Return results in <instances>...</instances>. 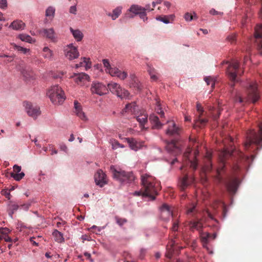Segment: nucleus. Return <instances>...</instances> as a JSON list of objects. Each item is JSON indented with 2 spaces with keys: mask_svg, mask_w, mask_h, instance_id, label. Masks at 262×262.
<instances>
[{
  "mask_svg": "<svg viewBox=\"0 0 262 262\" xmlns=\"http://www.w3.org/2000/svg\"><path fill=\"white\" fill-rule=\"evenodd\" d=\"M52 235L54 237V239L56 242L61 243L64 242V239L63 236V234L57 230H54L52 233Z\"/></svg>",
  "mask_w": 262,
  "mask_h": 262,
  "instance_id": "nucleus-33",
  "label": "nucleus"
},
{
  "mask_svg": "<svg viewBox=\"0 0 262 262\" xmlns=\"http://www.w3.org/2000/svg\"><path fill=\"white\" fill-rule=\"evenodd\" d=\"M23 105L27 114L34 119H36L41 114L39 107L33 105L30 102H24Z\"/></svg>",
  "mask_w": 262,
  "mask_h": 262,
  "instance_id": "nucleus-10",
  "label": "nucleus"
},
{
  "mask_svg": "<svg viewBox=\"0 0 262 262\" xmlns=\"http://www.w3.org/2000/svg\"><path fill=\"white\" fill-rule=\"evenodd\" d=\"M149 120L152 125V128L154 129H160L162 128L163 124L159 121V118L155 114H151L149 117Z\"/></svg>",
  "mask_w": 262,
  "mask_h": 262,
  "instance_id": "nucleus-26",
  "label": "nucleus"
},
{
  "mask_svg": "<svg viewBox=\"0 0 262 262\" xmlns=\"http://www.w3.org/2000/svg\"><path fill=\"white\" fill-rule=\"evenodd\" d=\"M70 30L74 37L77 41H79L82 40L83 35L82 33L79 30H74L72 28H70Z\"/></svg>",
  "mask_w": 262,
  "mask_h": 262,
  "instance_id": "nucleus-34",
  "label": "nucleus"
},
{
  "mask_svg": "<svg viewBox=\"0 0 262 262\" xmlns=\"http://www.w3.org/2000/svg\"><path fill=\"white\" fill-rule=\"evenodd\" d=\"M141 190L135 191L134 195L148 197L151 200H154L158 194L157 186L158 185L155 179L148 174H143L141 176Z\"/></svg>",
  "mask_w": 262,
  "mask_h": 262,
  "instance_id": "nucleus-2",
  "label": "nucleus"
},
{
  "mask_svg": "<svg viewBox=\"0 0 262 262\" xmlns=\"http://www.w3.org/2000/svg\"><path fill=\"white\" fill-rule=\"evenodd\" d=\"M102 62L104 65V67L106 68L105 71L107 72V70H108V69H110L111 67L108 60L106 59H103Z\"/></svg>",
  "mask_w": 262,
  "mask_h": 262,
  "instance_id": "nucleus-53",
  "label": "nucleus"
},
{
  "mask_svg": "<svg viewBox=\"0 0 262 262\" xmlns=\"http://www.w3.org/2000/svg\"><path fill=\"white\" fill-rule=\"evenodd\" d=\"M21 74L24 76L26 80L31 81L35 78V74L33 71L30 68H25L21 71Z\"/></svg>",
  "mask_w": 262,
  "mask_h": 262,
  "instance_id": "nucleus-27",
  "label": "nucleus"
},
{
  "mask_svg": "<svg viewBox=\"0 0 262 262\" xmlns=\"http://www.w3.org/2000/svg\"><path fill=\"white\" fill-rule=\"evenodd\" d=\"M91 91L92 94L102 96L107 93L108 89L103 83L96 81L92 83Z\"/></svg>",
  "mask_w": 262,
  "mask_h": 262,
  "instance_id": "nucleus-12",
  "label": "nucleus"
},
{
  "mask_svg": "<svg viewBox=\"0 0 262 262\" xmlns=\"http://www.w3.org/2000/svg\"><path fill=\"white\" fill-rule=\"evenodd\" d=\"M230 168L231 169L234 171L236 172L239 169V166L237 163H234L232 165H230Z\"/></svg>",
  "mask_w": 262,
  "mask_h": 262,
  "instance_id": "nucleus-62",
  "label": "nucleus"
},
{
  "mask_svg": "<svg viewBox=\"0 0 262 262\" xmlns=\"http://www.w3.org/2000/svg\"><path fill=\"white\" fill-rule=\"evenodd\" d=\"M198 18L196 14L193 13V15L188 12L184 15V18L186 21H191L193 19H196Z\"/></svg>",
  "mask_w": 262,
  "mask_h": 262,
  "instance_id": "nucleus-45",
  "label": "nucleus"
},
{
  "mask_svg": "<svg viewBox=\"0 0 262 262\" xmlns=\"http://www.w3.org/2000/svg\"><path fill=\"white\" fill-rule=\"evenodd\" d=\"M228 64L226 70V73L228 78L231 80L230 85L233 87L234 83L237 81V76H241L243 73V71L239 69V62L237 60H233L232 61L226 62Z\"/></svg>",
  "mask_w": 262,
  "mask_h": 262,
  "instance_id": "nucleus-4",
  "label": "nucleus"
},
{
  "mask_svg": "<svg viewBox=\"0 0 262 262\" xmlns=\"http://www.w3.org/2000/svg\"><path fill=\"white\" fill-rule=\"evenodd\" d=\"M89 76L88 74L81 73L75 75V82L78 84H84L86 81H89Z\"/></svg>",
  "mask_w": 262,
  "mask_h": 262,
  "instance_id": "nucleus-25",
  "label": "nucleus"
},
{
  "mask_svg": "<svg viewBox=\"0 0 262 262\" xmlns=\"http://www.w3.org/2000/svg\"><path fill=\"white\" fill-rule=\"evenodd\" d=\"M166 149L169 153L174 156L180 154L181 152L178 142L175 140L168 142L166 145Z\"/></svg>",
  "mask_w": 262,
  "mask_h": 262,
  "instance_id": "nucleus-16",
  "label": "nucleus"
},
{
  "mask_svg": "<svg viewBox=\"0 0 262 262\" xmlns=\"http://www.w3.org/2000/svg\"><path fill=\"white\" fill-rule=\"evenodd\" d=\"M115 220H116L117 223L119 226H122L123 225H124L125 223H126L127 222L126 219L120 218L118 216L115 217Z\"/></svg>",
  "mask_w": 262,
  "mask_h": 262,
  "instance_id": "nucleus-52",
  "label": "nucleus"
},
{
  "mask_svg": "<svg viewBox=\"0 0 262 262\" xmlns=\"http://www.w3.org/2000/svg\"><path fill=\"white\" fill-rule=\"evenodd\" d=\"M234 155V152L230 153L229 151L225 150L220 155L219 166L216 169V179L219 183H224L226 185L229 192L232 194L236 193L237 189L238 180L235 177L232 176L230 174L226 176L224 180L222 176V173L225 172L226 167V157Z\"/></svg>",
  "mask_w": 262,
  "mask_h": 262,
  "instance_id": "nucleus-1",
  "label": "nucleus"
},
{
  "mask_svg": "<svg viewBox=\"0 0 262 262\" xmlns=\"http://www.w3.org/2000/svg\"><path fill=\"white\" fill-rule=\"evenodd\" d=\"M210 236L211 235L208 233H205L201 235L203 242L205 243L207 242L208 238H210Z\"/></svg>",
  "mask_w": 262,
  "mask_h": 262,
  "instance_id": "nucleus-56",
  "label": "nucleus"
},
{
  "mask_svg": "<svg viewBox=\"0 0 262 262\" xmlns=\"http://www.w3.org/2000/svg\"><path fill=\"white\" fill-rule=\"evenodd\" d=\"M210 111L211 112L212 117L213 120H215L219 118L221 111L220 108H218L216 110H214V108L212 107L210 109Z\"/></svg>",
  "mask_w": 262,
  "mask_h": 262,
  "instance_id": "nucleus-42",
  "label": "nucleus"
},
{
  "mask_svg": "<svg viewBox=\"0 0 262 262\" xmlns=\"http://www.w3.org/2000/svg\"><path fill=\"white\" fill-rule=\"evenodd\" d=\"M254 37L259 53L262 55V25L258 24L255 27Z\"/></svg>",
  "mask_w": 262,
  "mask_h": 262,
  "instance_id": "nucleus-13",
  "label": "nucleus"
},
{
  "mask_svg": "<svg viewBox=\"0 0 262 262\" xmlns=\"http://www.w3.org/2000/svg\"><path fill=\"white\" fill-rule=\"evenodd\" d=\"M51 102L56 105L60 104L65 100L63 91L57 85L51 86L47 93Z\"/></svg>",
  "mask_w": 262,
  "mask_h": 262,
  "instance_id": "nucleus-6",
  "label": "nucleus"
},
{
  "mask_svg": "<svg viewBox=\"0 0 262 262\" xmlns=\"http://www.w3.org/2000/svg\"><path fill=\"white\" fill-rule=\"evenodd\" d=\"M39 33L52 42L57 41V36L53 28L42 29Z\"/></svg>",
  "mask_w": 262,
  "mask_h": 262,
  "instance_id": "nucleus-19",
  "label": "nucleus"
},
{
  "mask_svg": "<svg viewBox=\"0 0 262 262\" xmlns=\"http://www.w3.org/2000/svg\"><path fill=\"white\" fill-rule=\"evenodd\" d=\"M81 61L77 64H75V68L76 69L79 68L82 66L83 63H85L86 68H90L91 67V63L90 61V59L86 57H83L81 58Z\"/></svg>",
  "mask_w": 262,
  "mask_h": 262,
  "instance_id": "nucleus-36",
  "label": "nucleus"
},
{
  "mask_svg": "<svg viewBox=\"0 0 262 262\" xmlns=\"http://www.w3.org/2000/svg\"><path fill=\"white\" fill-rule=\"evenodd\" d=\"M121 10L122 8L118 7L113 11V13L112 14L109 13L108 15L111 16L113 20H115L117 18H118L119 16L120 15L121 13Z\"/></svg>",
  "mask_w": 262,
  "mask_h": 262,
  "instance_id": "nucleus-41",
  "label": "nucleus"
},
{
  "mask_svg": "<svg viewBox=\"0 0 262 262\" xmlns=\"http://www.w3.org/2000/svg\"><path fill=\"white\" fill-rule=\"evenodd\" d=\"M11 232V230L7 227L0 228V242L4 239L6 242L16 243L18 240L17 238L12 239L8 235Z\"/></svg>",
  "mask_w": 262,
  "mask_h": 262,
  "instance_id": "nucleus-18",
  "label": "nucleus"
},
{
  "mask_svg": "<svg viewBox=\"0 0 262 262\" xmlns=\"http://www.w3.org/2000/svg\"><path fill=\"white\" fill-rule=\"evenodd\" d=\"M21 170V167L17 165H15L13 166V171L15 172V173H19Z\"/></svg>",
  "mask_w": 262,
  "mask_h": 262,
  "instance_id": "nucleus-64",
  "label": "nucleus"
},
{
  "mask_svg": "<svg viewBox=\"0 0 262 262\" xmlns=\"http://www.w3.org/2000/svg\"><path fill=\"white\" fill-rule=\"evenodd\" d=\"M107 89H109L112 93L116 94L118 97L121 98H126L129 95V93L127 90L122 89L120 85L117 83H109L107 84Z\"/></svg>",
  "mask_w": 262,
  "mask_h": 262,
  "instance_id": "nucleus-9",
  "label": "nucleus"
},
{
  "mask_svg": "<svg viewBox=\"0 0 262 262\" xmlns=\"http://www.w3.org/2000/svg\"><path fill=\"white\" fill-rule=\"evenodd\" d=\"M193 179H192L191 181H189L188 175L185 174L183 177L180 179L178 186L181 190H184L190 184V183L193 181Z\"/></svg>",
  "mask_w": 262,
  "mask_h": 262,
  "instance_id": "nucleus-24",
  "label": "nucleus"
},
{
  "mask_svg": "<svg viewBox=\"0 0 262 262\" xmlns=\"http://www.w3.org/2000/svg\"><path fill=\"white\" fill-rule=\"evenodd\" d=\"M174 18V15L171 14L169 15L159 16L156 17V19L167 24L172 23Z\"/></svg>",
  "mask_w": 262,
  "mask_h": 262,
  "instance_id": "nucleus-30",
  "label": "nucleus"
},
{
  "mask_svg": "<svg viewBox=\"0 0 262 262\" xmlns=\"http://www.w3.org/2000/svg\"><path fill=\"white\" fill-rule=\"evenodd\" d=\"M42 56L45 58L51 60L53 56V52L48 47H45L42 51Z\"/></svg>",
  "mask_w": 262,
  "mask_h": 262,
  "instance_id": "nucleus-38",
  "label": "nucleus"
},
{
  "mask_svg": "<svg viewBox=\"0 0 262 262\" xmlns=\"http://www.w3.org/2000/svg\"><path fill=\"white\" fill-rule=\"evenodd\" d=\"M171 207L166 204H163L161 208V216L164 220H169L172 216Z\"/></svg>",
  "mask_w": 262,
  "mask_h": 262,
  "instance_id": "nucleus-21",
  "label": "nucleus"
},
{
  "mask_svg": "<svg viewBox=\"0 0 262 262\" xmlns=\"http://www.w3.org/2000/svg\"><path fill=\"white\" fill-rule=\"evenodd\" d=\"M18 38L23 41H26L29 43L35 42V40L33 39L30 35L26 34H19Z\"/></svg>",
  "mask_w": 262,
  "mask_h": 262,
  "instance_id": "nucleus-39",
  "label": "nucleus"
},
{
  "mask_svg": "<svg viewBox=\"0 0 262 262\" xmlns=\"http://www.w3.org/2000/svg\"><path fill=\"white\" fill-rule=\"evenodd\" d=\"M7 7V0H0V8L2 9H6Z\"/></svg>",
  "mask_w": 262,
  "mask_h": 262,
  "instance_id": "nucleus-57",
  "label": "nucleus"
},
{
  "mask_svg": "<svg viewBox=\"0 0 262 262\" xmlns=\"http://www.w3.org/2000/svg\"><path fill=\"white\" fill-rule=\"evenodd\" d=\"M14 49L19 52L23 53L24 54H26L30 51V50L28 49L22 47L17 46L16 45H14Z\"/></svg>",
  "mask_w": 262,
  "mask_h": 262,
  "instance_id": "nucleus-51",
  "label": "nucleus"
},
{
  "mask_svg": "<svg viewBox=\"0 0 262 262\" xmlns=\"http://www.w3.org/2000/svg\"><path fill=\"white\" fill-rule=\"evenodd\" d=\"M74 113L82 120H87V117L82 110L81 105L77 101L74 102Z\"/></svg>",
  "mask_w": 262,
  "mask_h": 262,
  "instance_id": "nucleus-23",
  "label": "nucleus"
},
{
  "mask_svg": "<svg viewBox=\"0 0 262 262\" xmlns=\"http://www.w3.org/2000/svg\"><path fill=\"white\" fill-rule=\"evenodd\" d=\"M124 140L128 143L130 148L134 150L137 151L142 146V144L138 142L134 138H125Z\"/></svg>",
  "mask_w": 262,
  "mask_h": 262,
  "instance_id": "nucleus-28",
  "label": "nucleus"
},
{
  "mask_svg": "<svg viewBox=\"0 0 262 262\" xmlns=\"http://www.w3.org/2000/svg\"><path fill=\"white\" fill-rule=\"evenodd\" d=\"M179 227V222L177 220H174L173 222L172 227L171 230L172 231L176 232L178 230Z\"/></svg>",
  "mask_w": 262,
  "mask_h": 262,
  "instance_id": "nucleus-54",
  "label": "nucleus"
},
{
  "mask_svg": "<svg viewBox=\"0 0 262 262\" xmlns=\"http://www.w3.org/2000/svg\"><path fill=\"white\" fill-rule=\"evenodd\" d=\"M189 225L190 229L192 231L196 230L201 232L203 228V224L201 220L199 221H191L189 222Z\"/></svg>",
  "mask_w": 262,
  "mask_h": 262,
  "instance_id": "nucleus-29",
  "label": "nucleus"
},
{
  "mask_svg": "<svg viewBox=\"0 0 262 262\" xmlns=\"http://www.w3.org/2000/svg\"><path fill=\"white\" fill-rule=\"evenodd\" d=\"M95 181L96 185L101 187L107 184V179L106 174L101 169L98 170L94 176Z\"/></svg>",
  "mask_w": 262,
  "mask_h": 262,
  "instance_id": "nucleus-17",
  "label": "nucleus"
},
{
  "mask_svg": "<svg viewBox=\"0 0 262 262\" xmlns=\"http://www.w3.org/2000/svg\"><path fill=\"white\" fill-rule=\"evenodd\" d=\"M146 250L145 249H143V248H142L140 249V254H139V257L141 259H142L144 258L145 255V253H146Z\"/></svg>",
  "mask_w": 262,
  "mask_h": 262,
  "instance_id": "nucleus-63",
  "label": "nucleus"
},
{
  "mask_svg": "<svg viewBox=\"0 0 262 262\" xmlns=\"http://www.w3.org/2000/svg\"><path fill=\"white\" fill-rule=\"evenodd\" d=\"M147 71L150 76V78L154 81H156L158 79V77L156 75V70L148 64H147Z\"/></svg>",
  "mask_w": 262,
  "mask_h": 262,
  "instance_id": "nucleus-37",
  "label": "nucleus"
},
{
  "mask_svg": "<svg viewBox=\"0 0 262 262\" xmlns=\"http://www.w3.org/2000/svg\"><path fill=\"white\" fill-rule=\"evenodd\" d=\"M64 52L66 58L71 60L76 59L79 56L77 48L74 46L72 43L67 45L64 48Z\"/></svg>",
  "mask_w": 262,
  "mask_h": 262,
  "instance_id": "nucleus-11",
  "label": "nucleus"
},
{
  "mask_svg": "<svg viewBox=\"0 0 262 262\" xmlns=\"http://www.w3.org/2000/svg\"><path fill=\"white\" fill-rule=\"evenodd\" d=\"M227 39L230 41L231 43H233L236 39V35L235 34H232L229 35L227 37Z\"/></svg>",
  "mask_w": 262,
  "mask_h": 262,
  "instance_id": "nucleus-59",
  "label": "nucleus"
},
{
  "mask_svg": "<svg viewBox=\"0 0 262 262\" xmlns=\"http://www.w3.org/2000/svg\"><path fill=\"white\" fill-rule=\"evenodd\" d=\"M210 14L215 15H223V13L221 12H218L214 9H211L209 11Z\"/></svg>",
  "mask_w": 262,
  "mask_h": 262,
  "instance_id": "nucleus-61",
  "label": "nucleus"
},
{
  "mask_svg": "<svg viewBox=\"0 0 262 262\" xmlns=\"http://www.w3.org/2000/svg\"><path fill=\"white\" fill-rule=\"evenodd\" d=\"M113 148L114 149L117 148L118 147L123 148L124 146L122 144H121L117 141H115L112 144Z\"/></svg>",
  "mask_w": 262,
  "mask_h": 262,
  "instance_id": "nucleus-58",
  "label": "nucleus"
},
{
  "mask_svg": "<svg viewBox=\"0 0 262 262\" xmlns=\"http://www.w3.org/2000/svg\"><path fill=\"white\" fill-rule=\"evenodd\" d=\"M247 99L252 103H255L260 98L258 89V84L255 82H251L247 88Z\"/></svg>",
  "mask_w": 262,
  "mask_h": 262,
  "instance_id": "nucleus-8",
  "label": "nucleus"
},
{
  "mask_svg": "<svg viewBox=\"0 0 262 262\" xmlns=\"http://www.w3.org/2000/svg\"><path fill=\"white\" fill-rule=\"evenodd\" d=\"M111 170L114 178L121 183H130L135 179L132 172L125 171L121 169L117 170L113 166L111 167Z\"/></svg>",
  "mask_w": 262,
  "mask_h": 262,
  "instance_id": "nucleus-5",
  "label": "nucleus"
},
{
  "mask_svg": "<svg viewBox=\"0 0 262 262\" xmlns=\"http://www.w3.org/2000/svg\"><path fill=\"white\" fill-rule=\"evenodd\" d=\"M148 115L143 112L137 117V120L139 122L141 126L144 128V125L147 122Z\"/></svg>",
  "mask_w": 262,
  "mask_h": 262,
  "instance_id": "nucleus-32",
  "label": "nucleus"
},
{
  "mask_svg": "<svg viewBox=\"0 0 262 262\" xmlns=\"http://www.w3.org/2000/svg\"><path fill=\"white\" fill-rule=\"evenodd\" d=\"M25 27V24L19 20L13 21L9 26L10 28H12L13 29L16 30H23L24 29Z\"/></svg>",
  "mask_w": 262,
  "mask_h": 262,
  "instance_id": "nucleus-31",
  "label": "nucleus"
},
{
  "mask_svg": "<svg viewBox=\"0 0 262 262\" xmlns=\"http://www.w3.org/2000/svg\"><path fill=\"white\" fill-rule=\"evenodd\" d=\"M18 208V205L16 204H10L9 205V214L12 217L14 212L17 210Z\"/></svg>",
  "mask_w": 262,
  "mask_h": 262,
  "instance_id": "nucleus-44",
  "label": "nucleus"
},
{
  "mask_svg": "<svg viewBox=\"0 0 262 262\" xmlns=\"http://www.w3.org/2000/svg\"><path fill=\"white\" fill-rule=\"evenodd\" d=\"M127 73L125 72H122L121 71H119V73H118L117 77L120 78L121 79H124L127 77Z\"/></svg>",
  "mask_w": 262,
  "mask_h": 262,
  "instance_id": "nucleus-60",
  "label": "nucleus"
},
{
  "mask_svg": "<svg viewBox=\"0 0 262 262\" xmlns=\"http://www.w3.org/2000/svg\"><path fill=\"white\" fill-rule=\"evenodd\" d=\"M120 70L116 68H112V67L108 69L107 72L112 76H117Z\"/></svg>",
  "mask_w": 262,
  "mask_h": 262,
  "instance_id": "nucleus-46",
  "label": "nucleus"
},
{
  "mask_svg": "<svg viewBox=\"0 0 262 262\" xmlns=\"http://www.w3.org/2000/svg\"><path fill=\"white\" fill-rule=\"evenodd\" d=\"M168 128L166 131V134L169 136L179 134L180 129L176 126L175 123L173 121H168Z\"/></svg>",
  "mask_w": 262,
  "mask_h": 262,
  "instance_id": "nucleus-22",
  "label": "nucleus"
},
{
  "mask_svg": "<svg viewBox=\"0 0 262 262\" xmlns=\"http://www.w3.org/2000/svg\"><path fill=\"white\" fill-rule=\"evenodd\" d=\"M196 110L199 113V116L198 119L195 121L194 127H196V126L202 127L206 124L208 122V119L201 118L202 116L203 115L204 110L202 105L199 103H197L196 104Z\"/></svg>",
  "mask_w": 262,
  "mask_h": 262,
  "instance_id": "nucleus-15",
  "label": "nucleus"
},
{
  "mask_svg": "<svg viewBox=\"0 0 262 262\" xmlns=\"http://www.w3.org/2000/svg\"><path fill=\"white\" fill-rule=\"evenodd\" d=\"M1 194L3 195H4L8 199H9V200L10 199L11 195H10V192L8 191L7 189H3L1 191Z\"/></svg>",
  "mask_w": 262,
  "mask_h": 262,
  "instance_id": "nucleus-55",
  "label": "nucleus"
},
{
  "mask_svg": "<svg viewBox=\"0 0 262 262\" xmlns=\"http://www.w3.org/2000/svg\"><path fill=\"white\" fill-rule=\"evenodd\" d=\"M136 110V105L135 102L128 103L126 105L125 107L122 110V113L124 112H130L131 113L134 112Z\"/></svg>",
  "mask_w": 262,
  "mask_h": 262,
  "instance_id": "nucleus-40",
  "label": "nucleus"
},
{
  "mask_svg": "<svg viewBox=\"0 0 262 262\" xmlns=\"http://www.w3.org/2000/svg\"><path fill=\"white\" fill-rule=\"evenodd\" d=\"M11 177L13 178L16 181H19L25 176V173L24 172L17 173H11Z\"/></svg>",
  "mask_w": 262,
  "mask_h": 262,
  "instance_id": "nucleus-49",
  "label": "nucleus"
},
{
  "mask_svg": "<svg viewBox=\"0 0 262 262\" xmlns=\"http://www.w3.org/2000/svg\"><path fill=\"white\" fill-rule=\"evenodd\" d=\"M196 205L194 203H192L187 207V214H193L196 212Z\"/></svg>",
  "mask_w": 262,
  "mask_h": 262,
  "instance_id": "nucleus-47",
  "label": "nucleus"
},
{
  "mask_svg": "<svg viewBox=\"0 0 262 262\" xmlns=\"http://www.w3.org/2000/svg\"><path fill=\"white\" fill-rule=\"evenodd\" d=\"M190 151L189 150L188 151L185 152L184 154V158L186 160H188V162L190 164V167H191L193 169L195 170L198 166V162L196 160L194 161L190 160L189 159V156L190 154Z\"/></svg>",
  "mask_w": 262,
  "mask_h": 262,
  "instance_id": "nucleus-35",
  "label": "nucleus"
},
{
  "mask_svg": "<svg viewBox=\"0 0 262 262\" xmlns=\"http://www.w3.org/2000/svg\"><path fill=\"white\" fill-rule=\"evenodd\" d=\"M204 80L207 83V85L211 84L212 89H213L215 84V79L211 76L205 77Z\"/></svg>",
  "mask_w": 262,
  "mask_h": 262,
  "instance_id": "nucleus-43",
  "label": "nucleus"
},
{
  "mask_svg": "<svg viewBox=\"0 0 262 262\" xmlns=\"http://www.w3.org/2000/svg\"><path fill=\"white\" fill-rule=\"evenodd\" d=\"M155 110L158 114H159L161 118L164 117V112L162 110V108L160 106V104L159 102H157V106L155 108Z\"/></svg>",
  "mask_w": 262,
  "mask_h": 262,
  "instance_id": "nucleus-48",
  "label": "nucleus"
},
{
  "mask_svg": "<svg viewBox=\"0 0 262 262\" xmlns=\"http://www.w3.org/2000/svg\"><path fill=\"white\" fill-rule=\"evenodd\" d=\"M55 9L52 7H49L47 8L46 12L47 16H53L55 13Z\"/></svg>",
  "mask_w": 262,
  "mask_h": 262,
  "instance_id": "nucleus-50",
  "label": "nucleus"
},
{
  "mask_svg": "<svg viewBox=\"0 0 262 262\" xmlns=\"http://www.w3.org/2000/svg\"><path fill=\"white\" fill-rule=\"evenodd\" d=\"M212 152L207 150L204 159V165L202 168V172L205 175L207 173L210 172L212 169L211 162Z\"/></svg>",
  "mask_w": 262,
  "mask_h": 262,
  "instance_id": "nucleus-14",
  "label": "nucleus"
},
{
  "mask_svg": "<svg viewBox=\"0 0 262 262\" xmlns=\"http://www.w3.org/2000/svg\"><path fill=\"white\" fill-rule=\"evenodd\" d=\"M258 128L257 133L254 130H249L247 133L244 144L246 149H249L253 145L262 146V122L258 124Z\"/></svg>",
  "mask_w": 262,
  "mask_h": 262,
  "instance_id": "nucleus-3",
  "label": "nucleus"
},
{
  "mask_svg": "<svg viewBox=\"0 0 262 262\" xmlns=\"http://www.w3.org/2000/svg\"><path fill=\"white\" fill-rule=\"evenodd\" d=\"M139 15L140 17L144 21L147 20L146 14L145 12V9L143 7L138 5H132L129 9L125 14V18H132L135 15Z\"/></svg>",
  "mask_w": 262,
  "mask_h": 262,
  "instance_id": "nucleus-7",
  "label": "nucleus"
},
{
  "mask_svg": "<svg viewBox=\"0 0 262 262\" xmlns=\"http://www.w3.org/2000/svg\"><path fill=\"white\" fill-rule=\"evenodd\" d=\"M177 240L171 239L169 242L166 247L167 252L165 254V256L167 258H170L174 251L179 248Z\"/></svg>",
  "mask_w": 262,
  "mask_h": 262,
  "instance_id": "nucleus-20",
  "label": "nucleus"
}]
</instances>
